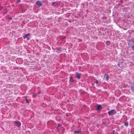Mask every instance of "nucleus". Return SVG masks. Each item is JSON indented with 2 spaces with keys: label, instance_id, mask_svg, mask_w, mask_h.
<instances>
[{
  "label": "nucleus",
  "instance_id": "obj_1",
  "mask_svg": "<svg viewBox=\"0 0 134 134\" xmlns=\"http://www.w3.org/2000/svg\"><path fill=\"white\" fill-rule=\"evenodd\" d=\"M116 113V111L115 110H111L108 112V114L109 115H112L115 114Z\"/></svg>",
  "mask_w": 134,
  "mask_h": 134
},
{
  "label": "nucleus",
  "instance_id": "obj_2",
  "mask_svg": "<svg viewBox=\"0 0 134 134\" xmlns=\"http://www.w3.org/2000/svg\"><path fill=\"white\" fill-rule=\"evenodd\" d=\"M14 124L16 126H20L21 125L20 122L18 121H15L14 122Z\"/></svg>",
  "mask_w": 134,
  "mask_h": 134
},
{
  "label": "nucleus",
  "instance_id": "obj_3",
  "mask_svg": "<svg viewBox=\"0 0 134 134\" xmlns=\"http://www.w3.org/2000/svg\"><path fill=\"white\" fill-rule=\"evenodd\" d=\"M36 4L38 6L40 7L42 5V3L40 1H37L36 3Z\"/></svg>",
  "mask_w": 134,
  "mask_h": 134
},
{
  "label": "nucleus",
  "instance_id": "obj_4",
  "mask_svg": "<svg viewBox=\"0 0 134 134\" xmlns=\"http://www.w3.org/2000/svg\"><path fill=\"white\" fill-rule=\"evenodd\" d=\"M109 76L107 75H104V78L106 80H107L109 79Z\"/></svg>",
  "mask_w": 134,
  "mask_h": 134
},
{
  "label": "nucleus",
  "instance_id": "obj_5",
  "mask_svg": "<svg viewBox=\"0 0 134 134\" xmlns=\"http://www.w3.org/2000/svg\"><path fill=\"white\" fill-rule=\"evenodd\" d=\"M102 108V107L100 105H99L97 107V110H100Z\"/></svg>",
  "mask_w": 134,
  "mask_h": 134
},
{
  "label": "nucleus",
  "instance_id": "obj_6",
  "mask_svg": "<svg viewBox=\"0 0 134 134\" xmlns=\"http://www.w3.org/2000/svg\"><path fill=\"white\" fill-rule=\"evenodd\" d=\"M81 132V130H79L77 131H74V132L75 134H79Z\"/></svg>",
  "mask_w": 134,
  "mask_h": 134
},
{
  "label": "nucleus",
  "instance_id": "obj_7",
  "mask_svg": "<svg viewBox=\"0 0 134 134\" xmlns=\"http://www.w3.org/2000/svg\"><path fill=\"white\" fill-rule=\"evenodd\" d=\"M131 88L132 91L134 92V83L132 84Z\"/></svg>",
  "mask_w": 134,
  "mask_h": 134
},
{
  "label": "nucleus",
  "instance_id": "obj_8",
  "mask_svg": "<svg viewBox=\"0 0 134 134\" xmlns=\"http://www.w3.org/2000/svg\"><path fill=\"white\" fill-rule=\"evenodd\" d=\"M76 76L77 78L79 79L80 78V74L78 73H77L76 74Z\"/></svg>",
  "mask_w": 134,
  "mask_h": 134
},
{
  "label": "nucleus",
  "instance_id": "obj_9",
  "mask_svg": "<svg viewBox=\"0 0 134 134\" xmlns=\"http://www.w3.org/2000/svg\"><path fill=\"white\" fill-rule=\"evenodd\" d=\"M110 41H107L106 42V43L108 45H109L110 44Z\"/></svg>",
  "mask_w": 134,
  "mask_h": 134
},
{
  "label": "nucleus",
  "instance_id": "obj_10",
  "mask_svg": "<svg viewBox=\"0 0 134 134\" xmlns=\"http://www.w3.org/2000/svg\"><path fill=\"white\" fill-rule=\"evenodd\" d=\"M27 36L28 35H27V34H26L24 36V38H27Z\"/></svg>",
  "mask_w": 134,
  "mask_h": 134
},
{
  "label": "nucleus",
  "instance_id": "obj_11",
  "mask_svg": "<svg viewBox=\"0 0 134 134\" xmlns=\"http://www.w3.org/2000/svg\"><path fill=\"white\" fill-rule=\"evenodd\" d=\"M128 123L127 122H126L124 123V125L127 127L128 126Z\"/></svg>",
  "mask_w": 134,
  "mask_h": 134
},
{
  "label": "nucleus",
  "instance_id": "obj_12",
  "mask_svg": "<svg viewBox=\"0 0 134 134\" xmlns=\"http://www.w3.org/2000/svg\"><path fill=\"white\" fill-rule=\"evenodd\" d=\"M70 82H72L73 81V79L71 77L70 79Z\"/></svg>",
  "mask_w": 134,
  "mask_h": 134
},
{
  "label": "nucleus",
  "instance_id": "obj_13",
  "mask_svg": "<svg viewBox=\"0 0 134 134\" xmlns=\"http://www.w3.org/2000/svg\"><path fill=\"white\" fill-rule=\"evenodd\" d=\"M131 48L134 51V45L132 46Z\"/></svg>",
  "mask_w": 134,
  "mask_h": 134
},
{
  "label": "nucleus",
  "instance_id": "obj_14",
  "mask_svg": "<svg viewBox=\"0 0 134 134\" xmlns=\"http://www.w3.org/2000/svg\"><path fill=\"white\" fill-rule=\"evenodd\" d=\"M95 82L97 83V84L98 83V81L97 80H95Z\"/></svg>",
  "mask_w": 134,
  "mask_h": 134
},
{
  "label": "nucleus",
  "instance_id": "obj_15",
  "mask_svg": "<svg viewBox=\"0 0 134 134\" xmlns=\"http://www.w3.org/2000/svg\"><path fill=\"white\" fill-rule=\"evenodd\" d=\"M57 52L58 53H60V50H58L57 51Z\"/></svg>",
  "mask_w": 134,
  "mask_h": 134
},
{
  "label": "nucleus",
  "instance_id": "obj_16",
  "mask_svg": "<svg viewBox=\"0 0 134 134\" xmlns=\"http://www.w3.org/2000/svg\"><path fill=\"white\" fill-rule=\"evenodd\" d=\"M27 40H29V37H27Z\"/></svg>",
  "mask_w": 134,
  "mask_h": 134
},
{
  "label": "nucleus",
  "instance_id": "obj_17",
  "mask_svg": "<svg viewBox=\"0 0 134 134\" xmlns=\"http://www.w3.org/2000/svg\"><path fill=\"white\" fill-rule=\"evenodd\" d=\"M26 102L27 103H29V102L28 101V100H27V99H26Z\"/></svg>",
  "mask_w": 134,
  "mask_h": 134
},
{
  "label": "nucleus",
  "instance_id": "obj_18",
  "mask_svg": "<svg viewBox=\"0 0 134 134\" xmlns=\"http://www.w3.org/2000/svg\"><path fill=\"white\" fill-rule=\"evenodd\" d=\"M36 96V95H33V97H35Z\"/></svg>",
  "mask_w": 134,
  "mask_h": 134
},
{
  "label": "nucleus",
  "instance_id": "obj_19",
  "mask_svg": "<svg viewBox=\"0 0 134 134\" xmlns=\"http://www.w3.org/2000/svg\"><path fill=\"white\" fill-rule=\"evenodd\" d=\"M27 35H28V36H29L30 34L29 33Z\"/></svg>",
  "mask_w": 134,
  "mask_h": 134
},
{
  "label": "nucleus",
  "instance_id": "obj_20",
  "mask_svg": "<svg viewBox=\"0 0 134 134\" xmlns=\"http://www.w3.org/2000/svg\"><path fill=\"white\" fill-rule=\"evenodd\" d=\"M111 134H114V132H113V133H111Z\"/></svg>",
  "mask_w": 134,
  "mask_h": 134
},
{
  "label": "nucleus",
  "instance_id": "obj_21",
  "mask_svg": "<svg viewBox=\"0 0 134 134\" xmlns=\"http://www.w3.org/2000/svg\"><path fill=\"white\" fill-rule=\"evenodd\" d=\"M19 1V2L20 1V0H18Z\"/></svg>",
  "mask_w": 134,
  "mask_h": 134
}]
</instances>
